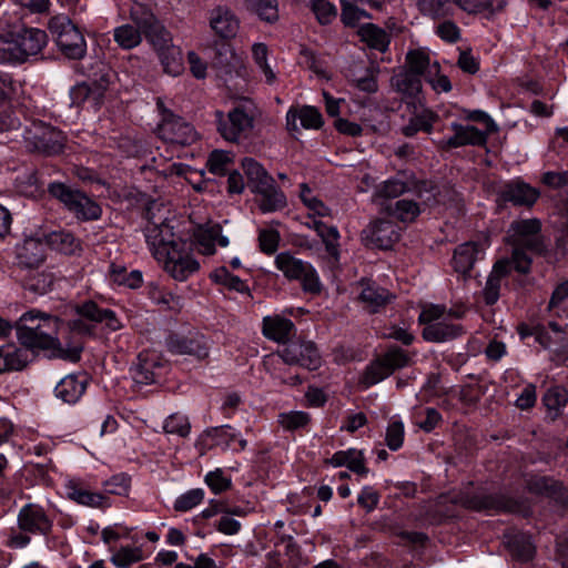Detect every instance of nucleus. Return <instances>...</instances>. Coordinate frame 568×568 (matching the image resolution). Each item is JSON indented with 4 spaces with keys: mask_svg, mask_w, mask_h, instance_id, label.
Instances as JSON below:
<instances>
[{
    "mask_svg": "<svg viewBox=\"0 0 568 568\" xmlns=\"http://www.w3.org/2000/svg\"><path fill=\"white\" fill-rule=\"evenodd\" d=\"M60 323L57 316L30 310L14 323V329L23 347L31 351H47L50 357L75 363L80 359L83 346L81 343H75L63 347L58 337Z\"/></svg>",
    "mask_w": 568,
    "mask_h": 568,
    "instance_id": "1",
    "label": "nucleus"
},
{
    "mask_svg": "<svg viewBox=\"0 0 568 568\" xmlns=\"http://www.w3.org/2000/svg\"><path fill=\"white\" fill-rule=\"evenodd\" d=\"M145 239L153 256L163 263L164 270L174 280L186 281L200 270V263L191 254V244L175 237L168 223L148 225Z\"/></svg>",
    "mask_w": 568,
    "mask_h": 568,
    "instance_id": "2",
    "label": "nucleus"
},
{
    "mask_svg": "<svg viewBox=\"0 0 568 568\" xmlns=\"http://www.w3.org/2000/svg\"><path fill=\"white\" fill-rule=\"evenodd\" d=\"M48 42L47 33L23 24L0 33V63L21 64L39 54Z\"/></svg>",
    "mask_w": 568,
    "mask_h": 568,
    "instance_id": "3",
    "label": "nucleus"
},
{
    "mask_svg": "<svg viewBox=\"0 0 568 568\" xmlns=\"http://www.w3.org/2000/svg\"><path fill=\"white\" fill-rule=\"evenodd\" d=\"M53 530L52 516L39 504L22 506L17 516V528H11L7 546L22 549L30 545L31 536L48 537Z\"/></svg>",
    "mask_w": 568,
    "mask_h": 568,
    "instance_id": "4",
    "label": "nucleus"
},
{
    "mask_svg": "<svg viewBox=\"0 0 568 568\" xmlns=\"http://www.w3.org/2000/svg\"><path fill=\"white\" fill-rule=\"evenodd\" d=\"M48 192L80 221H95L101 217L100 205L78 189L62 182H52L48 185Z\"/></svg>",
    "mask_w": 568,
    "mask_h": 568,
    "instance_id": "5",
    "label": "nucleus"
},
{
    "mask_svg": "<svg viewBox=\"0 0 568 568\" xmlns=\"http://www.w3.org/2000/svg\"><path fill=\"white\" fill-rule=\"evenodd\" d=\"M48 28L53 36L59 50L69 59L80 60L85 55L87 42L79 28L68 16L52 17Z\"/></svg>",
    "mask_w": 568,
    "mask_h": 568,
    "instance_id": "6",
    "label": "nucleus"
},
{
    "mask_svg": "<svg viewBox=\"0 0 568 568\" xmlns=\"http://www.w3.org/2000/svg\"><path fill=\"white\" fill-rule=\"evenodd\" d=\"M275 266L288 281H298L305 293L317 295L322 284L316 270L308 262L295 257L291 252H281L275 257Z\"/></svg>",
    "mask_w": 568,
    "mask_h": 568,
    "instance_id": "7",
    "label": "nucleus"
},
{
    "mask_svg": "<svg viewBox=\"0 0 568 568\" xmlns=\"http://www.w3.org/2000/svg\"><path fill=\"white\" fill-rule=\"evenodd\" d=\"M23 139L27 148L44 155H57L64 149V133L42 121H33L24 129Z\"/></svg>",
    "mask_w": 568,
    "mask_h": 568,
    "instance_id": "8",
    "label": "nucleus"
},
{
    "mask_svg": "<svg viewBox=\"0 0 568 568\" xmlns=\"http://www.w3.org/2000/svg\"><path fill=\"white\" fill-rule=\"evenodd\" d=\"M459 504L470 510L486 513H516L528 515L527 506L519 500L513 499L504 494L478 491L464 494L459 497Z\"/></svg>",
    "mask_w": 568,
    "mask_h": 568,
    "instance_id": "9",
    "label": "nucleus"
},
{
    "mask_svg": "<svg viewBox=\"0 0 568 568\" xmlns=\"http://www.w3.org/2000/svg\"><path fill=\"white\" fill-rule=\"evenodd\" d=\"M508 244L511 245V255L507 257L511 262L514 270L520 274H528L531 270L532 258L528 253L536 255H546L547 245L541 233L534 235L507 237Z\"/></svg>",
    "mask_w": 568,
    "mask_h": 568,
    "instance_id": "10",
    "label": "nucleus"
},
{
    "mask_svg": "<svg viewBox=\"0 0 568 568\" xmlns=\"http://www.w3.org/2000/svg\"><path fill=\"white\" fill-rule=\"evenodd\" d=\"M159 136L171 145L189 146L199 140L194 126L181 116L170 114L158 126Z\"/></svg>",
    "mask_w": 568,
    "mask_h": 568,
    "instance_id": "11",
    "label": "nucleus"
},
{
    "mask_svg": "<svg viewBox=\"0 0 568 568\" xmlns=\"http://www.w3.org/2000/svg\"><path fill=\"white\" fill-rule=\"evenodd\" d=\"M217 131L227 141L236 142L253 128V116L243 105H237L224 119L222 111L215 112Z\"/></svg>",
    "mask_w": 568,
    "mask_h": 568,
    "instance_id": "12",
    "label": "nucleus"
},
{
    "mask_svg": "<svg viewBox=\"0 0 568 568\" xmlns=\"http://www.w3.org/2000/svg\"><path fill=\"white\" fill-rule=\"evenodd\" d=\"M278 355L288 365H300L311 371L317 369L322 362L316 345L311 341H291Z\"/></svg>",
    "mask_w": 568,
    "mask_h": 568,
    "instance_id": "13",
    "label": "nucleus"
},
{
    "mask_svg": "<svg viewBox=\"0 0 568 568\" xmlns=\"http://www.w3.org/2000/svg\"><path fill=\"white\" fill-rule=\"evenodd\" d=\"M209 52L211 67L220 77L237 73L242 67V59L235 53L229 40H214Z\"/></svg>",
    "mask_w": 568,
    "mask_h": 568,
    "instance_id": "14",
    "label": "nucleus"
},
{
    "mask_svg": "<svg viewBox=\"0 0 568 568\" xmlns=\"http://www.w3.org/2000/svg\"><path fill=\"white\" fill-rule=\"evenodd\" d=\"M454 134L438 142V148L448 151L466 145L484 146L487 143L488 133L478 130L474 125H464L457 122L450 124Z\"/></svg>",
    "mask_w": 568,
    "mask_h": 568,
    "instance_id": "15",
    "label": "nucleus"
},
{
    "mask_svg": "<svg viewBox=\"0 0 568 568\" xmlns=\"http://www.w3.org/2000/svg\"><path fill=\"white\" fill-rule=\"evenodd\" d=\"M362 237L368 245L387 250L399 239L397 225L388 220H376L371 222L363 231Z\"/></svg>",
    "mask_w": 568,
    "mask_h": 568,
    "instance_id": "16",
    "label": "nucleus"
},
{
    "mask_svg": "<svg viewBox=\"0 0 568 568\" xmlns=\"http://www.w3.org/2000/svg\"><path fill=\"white\" fill-rule=\"evenodd\" d=\"M209 26L219 40H231L236 37L240 20L226 6H216L209 11Z\"/></svg>",
    "mask_w": 568,
    "mask_h": 568,
    "instance_id": "17",
    "label": "nucleus"
},
{
    "mask_svg": "<svg viewBox=\"0 0 568 568\" xmlns=\"http://www.w3.org/2000/svg\"><path fill=\"white\" fill-rule=\"evenodd\" d=\"M115 78V72L109 65L98 62L93 68V72L84 81L91 91L92 104L95 109L103 104L105 93L114 83Z\"/></svg>",
    "mask_w": 568,
    "mask_h": 568,
    "instance_id": "18",
    "label": "nucleus"
},
{
    "mask_svg": "<svg viewBox=\"0 0 568 568\" xmlns=\"http://www.w3.org/2000/svg\"><path fill=\"white\" fill-rule=\"evenodd\" d=\"M166 348L174 355H190L203 359L209 355V347L203 336H182L171 334L166 341Z\"/></svg>",
    "mask_w": 568,
    "mask_h": 568,
    "instance_id": "19",
    "label": "nucleus"
},
{
    "mask_svg": "<svg viewBox=\"0 0 568 568\" xmlns=\"http://www.w3.org/2000/svg\"><path fill=\"white\" fill-rule=\"evenodd\" d=\"M487 241L466 242L455 248L453 256V266L457 273L466 275L474 267L475 263L483 258Z\"/></svg>",
    "mask_w": 568,
    "mask_h": 568,
    "instance_id": "20",
    "label": "nucleus"
},
{
    "mask_svg": "<svg viewBox=\"0 0 568 568\" xmlns=\"http://www.w3.org/2000/svg\"><path fill=\"white\" fill-rule=\"evenodd\" d=\"M89 378L87 374H69L54 388V395L65 404L73 405L85 393Z\"/></svg>",
    "mask_w": 568,
    "mask_h": 568,
    "instance_id": "21",
    "label": "nucleus"
},
{
    "mask_svg": "<svg viewBox=\"0 0 568 568\" xmlns=\"http://www.w3.org/2000/svg\"><path fill=\"white\" fill-rule=\"evenodd\" d=\"M514 270L511 262L507 258L498 260L491 272L489 273L485 287L483 290V297L486 305H494L500 296V287L503 278L507 277Z\"/></svg>",
    "mask_w": 568,
    "mask_h": 568,
    "instance_id": "22",
    "label": "nucleus"
},
{
    "mask_svg": "<svg viewBox=\"0 0 568 568\" xmlns=\"http://www.w3.org/2000/svg\"><path fill=\"white\" fill-rule=\"evenodd\" d=\"M499 194L505 202L517 206H531L539 197V192L523 181L506 183Z\"/></svg>",
    "mask_w": 568,
    "mask_h": 568,
    "instance_id": "23",
    "label": "nucleus"
},
{
    "mask_svg": "<svg viewBox=\"0 0 568 568\" xmlns=\"http://www.w3.org/2000/svg\"><path fill=\"white\" fill-rule=\"evenodd\" d=\"M262 331L266 338L283 344H287L296 333L294 323L281 315L265 316Z\"/></svg>",
    "mask_w": 568,
    "mask_h": 568,
    "instance_id": "24",
    "label": "nucleus"
},
{
    "mask_svg": "<svg viewBox=\"0 0 568 568\" xmlns=\"http://www.w3.org/2000/svg\"><path fill=\"white\" fill-rule=\"evenodd\" d=\"M464 334L465 329L460 324L443 320V322L426 325L423 328L422 336L427 342L445 343L458 338Z\"/></svg>",
    "mask_w": 568,
    "mask_h": 568,
    "instance_id": "25",
    "label": "nucleus"
},
{
    "mask_svg": "<svg viewBox=\"0 0 568 568\" xmlns=\"http://www.w3.org/2000/svg\"><path fill=\"white\" fill-rule=\"evenodd\" d=\"M77 314L82 315L93 323H104L111 331H118L122 327L116 314L109 308H101L93 301L84 302L77 306Z\"/></svg>",
    "mask_w": 568,
    "mask_h": 568,
    "instance_id": "26",
    "label": "nucleus"
},
{
    "mask_svg": "<svg viewBox=\"0 0 568 568\" xmlns=\"http://www.w3.org/2000/svg\"><path fill=\"white\" fill-rule=\"evenodd\" d=\"M43 241L52 250L64 255H78L82 251L81 241L65 230L52 231L44 234Z\"/></svg>",
    "mask_w": 568,
    "mask_h": 568,
    "instance_id": "27",
    "label": "nucleus"
},
{
    "mask_svg": "<svg viewBox=\"0 0 568 568\" xmlns=\"http://www.w3.org/2000/svg\"><path fill=\"white\" fill-rule=\"evenodd\" d=\"M361 285L363 288L359 300L373 313L388 304L394 297L386 288L374 282L362 280Z\"/></svg>",
    "mask_w": 568,
    "mask_h": 568,
    "instance_id": "28",
    "label": "nucleus"
},
{
    "mask_svg": "<svg viewBox=\"0 0 568 568\" xmlns=\"http://www.w3.org/2000/svg\"><path fill=\"white\" fill-rule=\"evenodd\" d=\"M527 488L530 493L568 503V495L562 484L550 477L532 476L527 480Z\"/></svg>",
    "mask_w": 568,
    "mask_h": 568,
    "instance_id": "29",
    "label": "nucleus"
},
{
    "mask_svg": "<svg viewBox=\"0 0 568 568\" xmlns=\"http://www.w3.org/2000/svg\"><path fill=\"white\" fill-rule=\"evenodd\" d=\"M242 169L246 175L247 185L253 193L260 189L264 190L265 186H270V183H274V178L253 158H244Z\"/></svg>",
    "mask_w": 568,
    "mask_h": 568,
    "instance_id": "30",
    "label": "nucleus"
},
{
    "mask_svg": "<svg viewBox=\"0 0 568 568\" xmlns=\"http://www.w3.org/2000/svg\"><path fill=\"white\" fill-rule=\"evenodd\" d=\"M68 497L75 503L94 508L110 507L111 503L108 496L101 493H94L85 489L82 485L70 481L67 486Z\"/></svg>",
    "mask_w": 568,
    "mask_h": 568,
    "instance_id": "31",
    "label": "nucleus"
},
{
    "mask_svg": "<svg viewBox=\"0 0 568 568\" xmlns=\"http://www.w3.org/2000/svg\"><path fill=\"white\" fill-rule=\"evenodd\" d=\"M17 258L19 264L26 267H37L44 260V248L41 239H26L18 247Z\"/></svg>",
    "mask_w": 568,
    "mask_h": 568,
    "instance_id": "32",
    "label": "nucleus"
},
{
    "mask_svg": "<svg viewBox=\"0 0 568 568\" xmlns=\"http://www.w3.org/2000/svg\"><path fill=\"white\" fill-rule=\"evenodd\" d=\"M416 6L423 17L434 21L453 18L456 13L453 0H417Z\"/></svg>",
    "mask_w": 568,
    "mask_h": 568,
    "instance_id": "33",
    "label": "nucleus"
},
{
    "mask_svg": "<svg viewBox=\"0 0 568 568\" xmlns=\"http://www.w3.org/2000/svg\"><path fill=\"white\" fill-rule=\"evenodd\" d=\"M357 34L368 48L379 52L387 51L390 38L383 28L374 23H364L358 28Z\"/></svg>",
    "mask_w": 568,
    "mask_h": 568,
    "instance_id": "34",
    "label": "nucleus"
},
{
    "mask_svg": "<svg viewBox=\"0 0 568 568\" xmlns=\"http://www.w3.org/2000/svg\"><path fill=\"white\" fill-rule=\"evenodd\" d=\"M406 64L407 68L405 70L415 73L420 77L426 74L428 75L437 74L440 71V65L438 62L430 63L429 55L422 50H410L406 54Z\"/></svg>",
    "mask_w": 568,
    "mask_h": 568,
    "instance_id": "35",
    "label": "nucleus"
},
{
    "mask_svg": "<svg viewBox=\"0 0 568 568\" xmlns=\"http://www.w3.org/2000/svg\"><path fill=\"white\" fill-rule=\"evenodd\" d=\"M505 544L511 555L521 561H528L534 557L535 548L529 535L513 532L505 535Z\"/></svg>",
    "mask_w": 568,
    "mask_h": 568,
    "instance_id": "36",
    "label": "nucleus"
},
{
    "mask_svg": "<svg viewBox=\"0 0 568 568\" xmlns=\"http://www.w3.org/2000/svg\"><path fill=\"white\" fill-rule=\"evenodd\" d=\"M390 85L406 97H416L422 90V78L405 69L390 78Z\"/></svg>",
    "mask_w": 568,
    "mask_h": 568,
    "instance_id": "37",
    "label": "nucleus"
},
{
    "mask_svg": "<svg viewBox=\"0 0 568 568\" xmlns=\"http://www.w3.org/2000/svg\"><path fill=\"white\" fill-rule=\"evenodd\" d=\"M255 194L261 195L258 207L263 213L275 212L287 205L286 196L276 183H270L264 190L260 189Z\"/></svg>",
    "mask_w": 568,
    "mask_h": 568,
    "instance_id": "38",
    "label": "nucleus"
},
{
    "mask_svg": "<svg viewBox=\"0 0 568 568\" xmlns=\"http://www.w3.org/2000/svg\"><path fill=\"white\" fill-rule=\"evenodd\" d=\"M389 215L402 222H413L420 213L419 205L407 199L396 201L385 207Z\"/></svg>",
    "mask_w": 568,
    "mask_h": 568,
    "instance_id": "39",
    "label": "nucleus"
},
{
    "mask_svg": "<svg viewBox=\"0 0 568 568\" xmlns=\"http://www.w3.org/2000/svg\"><path fill=\"white\" fill-rule=\"evenodd\" d=\"M158 57L165 73L176 77L183 72V54L180 47H171L159 53Z\"/></svg>",
    "mask_w": 568,
    "mask_h": 568,
    "instance_id": "40",
    "label": "nucleus"
},
{
    "mask_svg": "<svg viewBox=\"0 0 568 568\" xmlns=\"http://www.w3.org/2000/svg\"><path fill=\"white\" fill-rule=\"evenodd\" d=\"M436 119L437 115L434 112L425 111L420 114L413 116L409 120L408 124L402 128V133L407 138L414 136L419 131L430 133L433 130V124L436 121Z\"/></svg>",
    "mask_w": 568,
    "mask_h": 568,
    "instance_id": "41",
    "label": "nucleus"
},
{
    "mask_svg": "<svg viewBox=\"0 0 568 568\" xmlns=\"http://www.w3.org/2000/svg\"><path fill=\"white\" fill-rule=\"evenodd\" d=\"M220 231L219 223L200 227L196 231L194 236L202 254L213 255L215 253V236L220 235Z\"/></svg>",
    "mask_w": 568,
    "mask_h": 568,
    "instance_id": "42",
    "label": "nucleus"
},
{
    "mask_svg": "<svg viewBox=\"0 0 568 568\" xmlns=\"http://www.w3.org/2000/svg\"><path fill=\"white\" fill-rule=\"evenodd\" d=\"M54 277L52 273L36 272L30 274L23 282V287L37 295H43L51 291Z\"/></svg>",
    "mask_w": 568,
    "mask_h": 568,
    "instance_id": "43",
    "label": "nucleus"
},
{
    "mask_svg": "<svg viewBox=\"0 0 568 568\" xmlns=\"http://www.w3.org/2000/svg\"><path fill=\"white\" fill-rule=\"evenodd\" d=\"M131 17L139 28L138 30L144 33V36L161 26V22L155 18L151 10L142 4H138L132 10Z\"/></svg>",
    "mask_w": 568,
    "mask_h": 568,
    "instance_id": "44",
    "label": "nucleus"
},
{
    "mask_svg": "<svg viewBox=\"0 0 568 568\" xmlns=\"http://www.w3.org/2000/svg\"><path fill=\"white\" fill-rule=\"evenodd\" d=\"M252 55L255 64L260 68L265 77L267 84H273L276 81V74L267 63L268 49L265 43L257 42L252 45Z\"/></svg>",
    "mask_w": 568,
    "mask_h": 568,
    "instance_id": "45",
    "label": "nucleus"
},
{
    "mask_svg": "<svg viewBox=\"0 0 568 568\" xmlns=\"http://www.w3.org/2000/svg\"><path fill=\"white\" fill-rule=\"evenodd\" d=\"M204 436L211 440V446L227 448L236 439V434L230 425L211 427L204 432Z\"/></svg>",
    "mask_w": 568,
    "mask_h": 568,
    "instance_id": "46",
    "label": "nucleus"
},
{
    "mask_svg": "<svg viewBox=\"0 0 568 568\" xmlns=\"http://www.w3.org/2000/svg\"><path fill=\"white\" fill-rule=\"evenodd\" d=\"M389 375H392V373L387 367V364L381 356L366 367L363 377V383L365 384L366 387H369L382 382Z\"/></svg>",
    "mask_w": 568,
    "mask_h": 568,
    "instance_id": "47",
    "label": "nucleus"
},
{
    "mask_svg": "<svg viewBox=\"0 0 568 568\" xmlns=\"http://www.w3.org/2000/svg\"><path fill=\"white\" fill-rule=\"evenodd\" d=\"M211 278L215 283L222 284L227 288L236 291L239 293H244L248 291L246 283L242 281L239 276L231 274L225 266L216 268L211 274Z\"/></svg>",
    "mask_w": 568,
    "mask_h": 568,
    "instance_id": "48",
    "label": "nucleus"
},
{
    "mask_svg": "<svg viewBox=\"0 0 568 568\" xmlns=\"http://www.w3.org/2000/svg\"><path fill=\"white\" fill-rule=\"evenodd\" d=\"M143 554L140 547H121L113 552L111 562L118 568H128L142 560Z\"/></svg>",
    "mask_w": 568,
    "mask_h": 568,
    "instance_id": "49",
    "label": "nucleus"
},
{
    "mask_svg": "<svg viewBox=\"0 0 568 568\" xmlns=\"http://www.w3.org/2000/svg\"><path fill=\"white\" fill-rule=\"evenodd\" d=\"M114 40L121 48L132 49L140 44L141 32L131 24H124L114 30Z\"/></svg>",
    "mask_w": 568,
    "mask_h": 568,
    "instance_id": "50",
    "label": "nucleus"
},
{
    "mask_svg": "<svg viewBox=\"0 0 568 568\" xmlns=\"http://www.w3.org/2000/svg\"><path fill=\"white\" fill-rule=\"evenodd\" d=\"M163 429L166 434L178 435L185 438L190 434L191 424L186 416L174 413L165 419Z\"/></svg>",
    "mask_w": 568,
    "mask_h": 568,
    "instance_id": "51",
    "label": "nucleus"
},
{
    "mask_svg": "<svg viewBox=\"0 0 568 568\" xmlns=\"http://www.w3.org/2000/svg\"><path fill=\"white\" fill-rule=\"evenodd\" d=\"M230 163H232V156L229 152L214 150L207 158L206 168L212 174L225 175Z\"/></svg>",
    "mask_w": 568,
    "mask_h": 568,
    "instance_id": "52",
    "label": "nucleus"
},
{
    "mask_svg": "<svg viewBox=\"0 0 568 568\" xmlns=\"http://www.w3.org/2000/svg\"><path fill=\"white\" fill-rule=\"evenodd\" d=\"M541 232V223L538 219L513 221L507 237L534 235Z\"/></svg>",
    "mask_w": 568,
    "mask_h": 568,
    "instance_id": "53",
    "label": "nucleus"
},
{
    "mask_svg": "<svg viewBox=\"0 0 568 568\" xmlns=\"http://www.w3.org/2000/svg\"><path fill=\"white\" fill-rule=\"evenodd\" d=\"M408 190L407 183L397 180L390 179L383 182L375 192V196L377 199L392 200L400 196Z\"/></svg>",
    "mask_w": 568,
    "mask_h": 568,
    "instance_id": "54",
    "label": "nucleus"
},
{
    "mask_svg": "<svg viewBox=\"0 0 568 568\" xmlns=\"http://www.w3.org/2000/svg\"><path fill=\"white\" fill-rule=\"evenodd\" d=\"M311 417L305 412H288L278 415L280 425L286 430H296L308 425Z\"/></svg>",
    "mask_w": 568,
    "mask_h": 568,
    "instance_id": "55",
    "label": "nucleus"
},
{
    "mask_svg": "<svg viewBox=\"0 0 568 568\" xmlns=\"http://www.w3.org/2000/svg\"><path fill=\"white\" fill-rule=\"evenodd\" d=\"M28 348H17L13 346L6 347V363H8L9 371H21L30 362V354Z\"/></svg>",
    "mask_w": 568,
    "mask_h": 568,
    "instance_id": "56",
    "label": "nucleus"
},
{
    "mask_svg": "<svg viewBox=\"0 0 568 568\" xmlns=\"http://www.w3.org/2000/svg\"><path fill=\"white\" fill-rule=\"evenodd\" d=\"M435 34L447 43H456L462 38V30L452 18H446L435 27Z\"/></svg>",
    "mask_w": 568,
    "mask_h": 568,
    "instance_id": "57",
    "label": "nucleus"
},
{
    "mask_svg": "<svg viewBox=\"0 0 568 568\" xmlns=\"http://www.w3.org/2000/svg\"><path fill=\"white\" fill-rule=\"evenodd\" d=\"M153 363L138 357V363L131 368V375L136 384L149 385L154 382Z\"/></svg>",
    "mask_w": 568,
    "mask_h": 568,
    "instance_id": "58",
    "label": "nucleus"
},
{
    "mask_svg": "<svg viewBox=\"0 0 568 568\" xmlns=\"http://www.w3.org/2000/svg\"><path fill=\"white\" fill-rule=\"evenodd\" d=\"M253 10L266 22L278 19L277 0H250Z\"/></svg>",
    "mask_w": 568,
    "mask_h": 568,
    "instance_id": "59",
    "label": "nucleus"
},
{
    "mask_svg": "<svg viewBox=\"0 0 568 568\" xmlns=\"http://www.w3.org/2000/svg\"><path fill=\"white\" fill-rule=\"evenodd\" d=\"M145 38L151 42L158 54L174 47L171 33L162 24L145 34Z\"/></svg>",
    "mask_w": 568,
    "mask_h": 568,
    "instance_id": "60",
    "label": "nucleus"
},
{
    "mask_svg": "<svg viewBox=\"0 0 568 568\" xmlns=\"http://www.w3.org/2000/svg\"><path fill=\"white\" fill-rule=\"evenodd\" d=\"M205 484L214 494L226 491L232 486V480L229 476L224 475L221 468H216L205 475Z\"/></svg>",
    "mask_w": 568,
    "mask_h": 568,
    "instance_id": "61",
    "label": "nucleus"
},
{
    "mask_svg": "<svg viewBox=\"0 0 568 568\" xmlns=\"http://www.w3.org/2000/svg\"><path fill=\"white\" fill-rule=\"evenodd\" d=\"M258 247L266 255H272L277 251L281 235L273 229H264L258 233Z\"/></svg>",
    "mask_w": 568,
    "mask_h": 568,
    "instance_id": "62",
    "label": "nucleus"
},
{
    "mask_svg": "<svg viewBox=\"0 0 568 568\" xmlns=\"http://www.w3.org/2000/svg\"><path fill=\"white\" fill-rule=\"evenodd\" d=\"M382 357L392 374L397 369L406 367L410 361L407 352L399 347L389 348Z\"/></svg>",
    "mask_w": 568,
    "mask_h": 568,
    "instance_id": "63",
    "label": "nucleus"
},
{
    "mask_svg": "<svg viewBox=\"0 0 568 568\" xmlns=\"http://www.w3.org/2000/svg\"><path fill=\"white\" fill-rule=\"evenodd\" d=\"M204 498V491L201 488H195L181 495L174 503L176 511H187L199 505Z\"/></svg>",
    "mask_w": 568,
    "mask_h": 568,
    "instance_id": "64",
    "label": "nucleus"
}]
</instances>
